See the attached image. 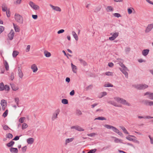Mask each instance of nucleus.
Returning <instances> with one entry per match:
<instances>
[{
    "label": "nucleus",
    "mask_w": 153,
    "mask_h": 153,
    "mask_svg": "<svg viewBox=\"0 0 153 153\" xmlns=\"http://www.w3.org/2000/svg\"><path fill=\"white\" fill-rule=\"evenodd\" d=\"M114 100L118 102H120L124 105L128 106L131 105L130 104L125 100L119 97L114 98Z\"/></svg>",
    "instance_id": "obj_1"
},
{
    "label": "nucleus",
    "mask_w": 153,
    "mask_h": 153,
    "mask_svg": "<svg viewBox=\"0 0 153 153\" xmlns=\"http://www.w3.org/2000/svg\"><path fill=\"white\" fill-rule=\"evenodd\" d=\"M119 64L121 67V68H120V70L125 75V76L127 77L128 76V73L127 71H128V68L123 63L120 62Z\"/></svg>",
    "instance_id": "obj_2"
},
{
    "label": "nucleus",
    "mask_w": 153,
    "mask_h": 153,
    "mask_svg": "<svg viewBox=\"0 0 153 153\" xmlns=\"http://www.w3.org/2000/svg\"><path fill=\"white\" fill-rule=\"evenodd\" d=\"M15 19L17 22L20 24H22L23 22V19L22 16L19 14L16 13Z\"/></svg>",
    "instance_id": "obj_3"
},
{
    "label": "nucleus",
    "mask_w": 153,
    "mask_h": 153,
    "mask_svg": "<svg viewBox=\"0 0 153 153\" xmlns=\"http://www.w3.org/2000/svg\"><path fill=\"white\" fill-rule=\"evenodd\" d=\"M10 90V88L8 85H4L3 82L0 83V91H2L4 90L5 91H8Z\"/></svg>",
    "instance_id": "obj_4"
},
{
    "label": "nucleus",
    "mask_w": 153,
    "mask_h": 153,
    "mask_svg": "<svg viewBox=\"0 0 153 153\" xmlns=\"http://www.w3.org/2000/svg\"><path fill=\"white\" fill-rule=\"evenodd\" d=\"M0 104L1 106H0V111H3L5 110V108L7 107V102L5 100H2Z\"/></svg>",
    "instance_id": "obj_5"
},
{
    "label": "nucleus",
    "mask_w": 153,
    "mask_h": 153,
    "mask_svg": "<svg viewBox=\"0 0 153 153\" xmlns=\"http://www.w3.org/2000/svg\"><path fill=\"white\" fill-rule=\"evenodd\" d=\"M60 110L59 109H57L53 114L51 117V120L54 121L57 118V116L59 114Z\"/></svg>",
    "instance_id": "obj_6"
},
{
    "label": "nucleus",
    "mask_w": 153,
    "mask_h": 153,
    "mask_svg": "<svg viewBox=\"0 0 153 153\" xmlns=\"http://www.w3.org/2000/svg\"><path fill=\"white\" fill-rule=\"evenodd\" d=\"M134 87L138 89L141 90L146 88L148 87V86L146 84H138L135 85Z\"/></svg>",
    "instance_id": "obj_7"
},
{
    "label": "nucleus",
    "mask_w": 153,
    "mask_h": 153,
    "mask_svg": "<svg viewBox=\"0 0 153 153\" xmlns=\"http://www.w3.org/2000/svg\"><path fill=\"white\" fill-rule=\"evenodd\" d=\"M29 4L30 7L35 10H37L39 8V7L38 5L35 4L32 1H30Z\"/></svg>",
    "instance_id": "obj_8"
},
{
    "label": "nucleus",
    "mask_w": 153,
    "mask_h": 153,
    "mask_svg": "<svg viewBox=\"0 0 153 153\" xmlns=\"http://www.w3.org/2000/svg\"><path fill=\"white\" fill-rule=\"evenodd\" d=\"M30 68L34 73H36L38 70V68L37 65L34 64L31 65Z\"/></svg>",
    "instance_id": "obj_9"
},
{
    "label": "nucleus",
    "mask_w": 153,
    "mask_h": 153,
    "mask_svg": "<svg viewBox=\"0 0 153 153\" xmlns=\"http://www.w3.org/2000/svg\"><path fill=\"white\" fill-rule=\"evenodd\" d=\"M119 33L118 32H115L113 34L112 36L109 38V39L111 41L114 40L119 35Z\"/></svg>",
    "instance_id": "obj_10"
},
{
    "label": "nucleus",
    "mask_w": 153,
    "mask_h": 153,
    "mask_svg": "<svg viewBox=\"0 0 153 153\" xmlns=\"http://www.w3.org/2000/svg\"><path fill=\"white\" fill-rule=\"evenodd\" d=\"M153 28V23L148 25L145 30V32L146 33L149 32Z\"/></svg>",
    "instance_id": "obj_11"
},
{
    "label": "nucleus",
    "mask_w": 153,
    "mask_h": 153,
    "mask_svg": "<svg viewBox=\"0 0 153 153\" xmlns=\"http://www.w3.org/2000/svg\"><path fill=\"white\" fill-rule=\"evenodd\" d=\"M14 32L13 30H11L10 33L8 34V37L9 40H12L13 39L14 36Z\"/></svg>",
    "instance_id": "obj_12"
},
{
    "label": "nucleus",
    "mask_w": 153,
    "mask_h": 153,
    "mask_svg": "<svg viewBox=\"0 0 153 153\" xmlns=\"http://www.w3.org/2000/svg\"><path fill=\"white\" fill-rule=\"evenodd\" d=\"M18 74L19 77L21 78L22 79L23 76V74L22 71L21 67H19L18 68Z\"/></svg>",
    "instance_id": "obj_13"
},
{
    "label": "nucleus",
    "mask_w": 153,
    "mask_h": 153,
    "mask_svg": "<svg viewBox=\"0 0 153 153\" xmlns=\"http://www.w3.org/2000/svg\"><path fill=\"white\" fill-rule=\"evenodd\" d=\"M145 95H148V98L151 100H153V93L150 92H147L144 94Z\"/></svg>",
    "instance_id": "obj_14"
},
{
    "label": "nucleus",
    "mask_w": 153,
    "mask_h": 153,
    "mask_svg": "<svg viewBox=\"0 0 153 153\" xmlns=\"http://www.w3.org/2000/svg\"><path fill=\"white\" fill-rule=\"evenodd\" d=\"M49 5L53 10L59 12H61V11L60 8L58 7L54 6L51 4H50Z\"/></svg>",
    "instance_id": "obj_15"
},
{
    "label": "nucleus",
    "mask_w": 153,
    "mask_h": 153,
    "mask_svg": "<svg viewBox=\"0 0 153 153\" xmlns=\"http://www.w3.org/2000/svg\"><path fill=\"white\" fill-rule=\"evenodd\" d=\"M10 85L12 89L14 91H16L19 89V86L17 85L14 84H10Z\"/></svg>",
    "instance_id": "obj_16"
},
{
    "label": "nucleus",
    "mask_w": 153,
    "mask_h": 153,
    "mask_svg": "<svg viewBox=\"0 0 153 153\" xmlns=\"http://www.w3.org/2000/svg\"><path fill=\"white\" fill-rule=\"evenodd\" d=\"M71 67L72 70V71L74 73H76L77 72V67L74 65L72 63L71 64Z\"/></svg>",
    "instance_id": "obj_17"
},
{
    "label": "nucleus",
    "mask_w": 153,
    "mask_h": 153,
    "mask_svg": "<svg viewBox=\"0 0 153 153\" xmlns=\"http://www.w3.org/2000/svg\"><path fill=\"white\" fill-rule=\"evenodd\" d=\"M108 103L109 104H110L115 106L117 107H120L121 106V105H120L118 104L116 102H115L112 101H109L108 102Z\"/></svg>",
    "instance_id": "obj_18"
},
{
    "label": "nucleus",
    "mask_w": 153,
    "mask_h": 153,
    "mask_svg": "<svg viewBox=\"0 0 153 153\" xmlns=\"http://www.w3.org/2000/svg\"><path fill=\"white\" fill-rule=\"evenodd\" d=\"M104 126L106 128L108 129H111L112 130L114 131L116 129V128L114 127L109 125L108 124H105L104 125Z\"/></svg>",
    "instance_id": "obj_19"
},
{
    "label": "nucleus",
    "mask_w": 153,
    "mask_h": 153,
    "mask_svg": "<svg viewBox=\"0 0 153 153\" xmlns=\"http://www.w3.org/2000/svg\"><path fill=\"white\" fill-rule=\"evenodd\" d=\"M34 141V139L33 138H29L27 139V143L29 144H32Z\"/></svg>",
    "instance_id": "obj_20"
},
{
    "label": "nucleus",
    "mask_w": 153,
    "mask_h": 153,
    "mask_svg": "<svg viewBox=\"0 0 153 153\" xmlns=\"http://www.w3.org/2000/svg\"><path fill=\"white\" fill-rule=\"evenodd\" d=\"M149 51V50L148 49L144 50L142 51V54L144 56H146L148 55Z\"/></svg>",
    "instance_id": "obj_21"
},
{
    "label": "nucleus",
    "mask_w": 153,
    "mask_h": 153,
    "mask_svg": "<svg viewBox=\"0 0 153 153\" xmlns=\"http://www.w3.org/2000/svg\"><path fill=\"white\" fill-rule=\"evenodd\" d=\"M10 150L12 153H18V151L16 148H11L10 149Z\"/></svg>",
    "instance_id": "obj_22"
},
{
    "label": "nucleus",
    "mask_w": 153,
    "mask_h": 153,
    "mask_svg": "<svg viewBox=\"0 0 153 153\" xmlns=\"http://www.w3.org/2000/svg\"><path fill=\"white\" fill-rule=\"evenodd\" d=\"M153 103V101H152L146 100L145 102V104L146 105L149 106L152 105Z\"/></svg>",
    "instance_id": "obj_23"
},
{
    "label": "nucleus",
    "mask_w": 153,
    "mask_h": 153,
    "mask_svg": "<svg viewBox=\"0 0 153 153\" xmlns=\"http://www.w3.org/2000/svg\"><path fill=\"white\" fill-rule=\"evenodd\" d=\"M4 64L6 70L7 71H8L9 70V66L7 62L6 61H4Z\"/></svg>",
    "instance_id": "obj_24"
},
{
    "label": "nucleus",
    "mask_w": 153,
    "mask_h": 153,
    "mask_svg": "<svg viewBox=\"0 0 153 153\" xmlns=\"http://www.w3.org/2000/svg\"><path fill=\"white\" fill-rule=\"evenodd\" d=\"M72 34L74 37V38L75 39V40L76 41H77L78 39V37L75 32L74 31H72Z\"/></svg>",
    "instance_id": "obj_25"
},
{
    "label": "nucleus",
    "mask_w": 153,
    "mask_h": 153,
    "mask_svg": "<svg viewBox=\"0 0 153 153\" xmlns=\"http://www.w3.org/2000/svg\"><path fill=\"white\" fill-rule=\"evenodd\" d=\"M13 25L15 31L16 32H19L20 29L19 27L17 26H16L14 23H13Z\"/></svg>",
    "instance_id": "obj_26"
},
{
    "label": "nucleus",
    "mask_w": 153,
    "mask_h": 153,
    "mask_svg": "<svg viewBox=\"0 0 153 153\" xmlns=\"http://www.w3.org/2000/svg\"><path fill=\"white\" fill-rule=\"evenodd\" d=\"M114 132L118 134L119 135L122 137L123 136V134L121 132H120V131L116 128Z\"/></svg>",
    "instance_id": "obj_27"
},
{
    "label": "nucleus",
    "mask_w": 153,
    "mask_h": 153,
    "mask_svg": "<svg viewBox=\"0 0 153 153\" xmlns=\"http://www.w3.org/2000/svg\"><path fill=\"white\" fill-rule=\"evenodd\" d=\"M107 95V93L106 92H103L100 93L99 95V98H101Z\"/></svg>",
    "instance_id": "obj_28"
},
{
    "label": "nucleus",
    "mask_w": 153,
    "mask_h": 153,
    "mask_svg": "<svg viewBox=\"0 0 153 153\" xmlns=\"http://www.w3.org/2000/svg\"><path fill=\"white\" fill-rule=\"evenodd\" d=\"M74 139V138H68L66 139L65 140V144H67L68 143L72 142Z\"/></svg>",
    "instance_id": "obj_29"
},
{
    "label": "nucleus",
    "mask_w": 153,
    "mask_h": 153,
    "mask_svg": "<svg viewBox=\"0 0 153 153\" xmlns=\"http://www.w3.org/2000/svg\"><path fill=\"white\" fill-rule=\"evenodd\" d=\"M44 53L45 54V56L46 57H49L51 56V53H50L48 52V51H44Z\"/></svg>",
    "instance_id": "obj_30"
},
{
    "label": "nucleus",
    "mask_w": 153,
    "mask_h": 153,
    "mask_svg": "<svg viewBox=\"0 0 153 153\" xmlns=\"http://www.w3.org/2000/svg\"><path fill=\"white\" fill-rule=\"evenodd\" d=\"M2 10L4 12L6 11L7 9V8L6 6V5L5 4H3L2 6Z\"/></svg>",
    "instance_id": "obj_31"
},
{
    "label": "nucleus",
    "mask_w": 153,
    "mask_h": 153,
    "mask_svg": "<svg viewBox=\"0 0 153 153\" xmlns=\"http://www.w3.org/2000/svg\"><path fill=\"white\" fill-rule=\"evenodd\" d=\"M131 137H135L133 135L129 136L126 137V138L128 140L130 141H133L134 139L132 138Z\"/></svg>",
    "instance_id": "obj_32"
},
{
    "label": "nucleus",
    "mask_w": 153,
    "mask_h": 153,
    "mask_svg": "<svg viewBox=\"0 0 153 153\" xmlns=\"http://www.w3.org/2000/svg\"><path fill=\"white\" fill-rule=\"evenodd\" d=\"M106 10L108 12V11H112L114 10L113 8L111 6H108Z\"/></svg>",
    "instance_id": "obj_33"
},
{
    "label": "nucleus",
    "mask_w": 153,
    "mask_h": 153,
    "mask_svg": "<svg viewBox=\"0 0 153 153\" xmlns=\"http://www.w3.org/2000/svg\"><path fill=\"white\" fill-rule=\"evenodd\" d=\"M14 143V142L13 141H11L10 143L7 144V146L8 147H11Z\"/></svg>",
    "instance_id": "obj_34"
},
{
    "label": "nucleus",
    "mask_w": 153,
    "mask_h": 153,
    "mask_svg": "<svg viewBox=\"0 0 153 153\" xmlns=\"http://www.w3.org/2000/svg\"><path fill=\"white\" fill-rule=\"evenodd\" d=\"M114 142L116 143H122V140L115 137Z\"/></svg>",
    "instance_id": "obj_35"
},
{
    "label": "nucleus",
    "mask_w": 153,
    "mask_h": 153,
    "mask_svg": "<svg viewBox=\"0 0 153 153\" xmlns=\"http://www.w3.org/2000/svg\"><path fill=\"white\" fill-rule=\"evenodd\" d=\"M19 52L16 51H14L13 53V57H16V56L19 54Z\"/></svg>",
    "instance_id": "obj_36"
},
{
    "label": "nucleus",
    "mask_w": 153,
    "mask_h": 153,
    "mask_svg": "<svg viewBox=\"0 0 153 153\" xmlns=\"http://www.w3.org/2000/svg\"><path fill=\"white\" fill-rule=\"evenodd\" d=\"M113 86L112 84L109 82H107L104 85V86L105 87H112Z\"/></svg>",
    "instance_id": "obj_37"
},
{
    "label": "nucleus",
    "mask_w": 153,
    "mask_h": 153,
    "mask_svg": "<svg viewBox=\"0 0 153 153\" xmlns=\"http://www.w3.org/2000/svg\"><path fill=\"white\" fill-rule=\"evenodd\" d=\"M8 112V110L7 109L2 114V116L4 118L7 115Z\"/></svg>",
    "instance_id": "obj_38"
},
{
    "label": "nucleus",
    "mask_w": 153,
    "mask_h": 153,
    "mask_svg": "<svg viewBox=\"0 0 153 153\" xmlns=\"http://www.w3.org/2000/svg\"><path fill=\"white\" fill-rule=\"evenodd\" d=\"M121 128L122 129V130L123 131V132L126 134H128V132L127 131V130L126 129V128L124 127H121Z\"/></svg>",
    "instance_id": "obj_39"
},
{
    "label": "nucleus",
    "mask_w": 153,
    "mask_h": 153,
    "mask_svg": "<svg viewBox=\"0 0 153 153\" xmlns=\"http://www.w3.org/2000/svg\"><path fill=\"white\" fill-rule=\"evenodd\" d=\"M76 130L79 131H84V129H83L82 128L78 126H77V127Z\"/></svg>",
    "instance_id": "obj_40"
},
{
    "label": "nucleus",
    "mask_w": 153,
    "mask_h": 153,
    "mask_svg": "<svg viewBox=\"0 0 153 153\" xmlns=\"http://www.w3.org/2000/svg\"><path fill=\"white\" fill-rule=\"evenodd\" d=\"M25 119V117H21L19 120V122L21 123H22L24 122Z\"/></svg>",
    "instance_id": "obj_41"
},
{
    "label": "nucleus",
    "mask_w": 153,
    "mask_h": 153,
    "mask_svg": "<svg viewBox=\"0 0 153 153\" xmlns=\"http://www.w3.org/2000/svg\"><path fill=\"white\" fill-rule=\"evenodd\" d=\"M62 103L66 104L68 103V100L66 99H63L62 100Z\"/></svg>",
    "instance_id": "obj_42"
},
{
    "label": "nucleus",
    "mask_w": 153,
    "mask_h": 153,
    "mask_svg": "<svg viewBox=\"0 0 153 153\" xmlns=\"http://www.w3.org/2000/svg\"><path fill=\"white\" fill-rule=\"evenodd\" d=\"M28 127L26 123H23L22 125V129H23L27 128Z\"/></svg>",
    "instance_id": "obj_43"
},
{
    "label": "nucleus",
    "mask_w": 153,
    "mask_h": 153,
    "mask_svg": "<svg viewBox=\"0 0 153 153\" xmlns=\"http://www.w3.org/2000/svg\"><path fill=\"white\" fill-rule=\"evenodd\" d=\"M113 15L115 17H117V18H119L120 17H121V16L120 14L118 13H115L113 14Z\"/></svg>",
    "instance_id": "obj_44"
},
{
    "label": "nucleus",
    "mask_w": 153,
    "mask_h": 153,
    "mask_svg": "<svg viewBox=\"0 0 153 153\" xmlns=\"http://www.w3.org/2000/svg\"><path fill=\"white\" fill-rule=\"evenodd\" d=\"M15 101L16 102V104L17 106H18V105L19 104V98L18 97L15 98Z\"/></svg>",
    "instance_id": "obj_45"
},
{
    "label": "nucleus",
    "mask_w": 153,
    "mask_h": 153,
    "mask_svg": "<svg viewBox=\"0 0 153 153\" xmlns=\"http://www.w3.org/2000/svg\"><path fill=\"white\" fill-rule=\"evenodd\" d=\"M105 120V119L103 117H98L97 118H96L95 119V120Z\"/></svg>",
    "instance_id": "obj_46"
},
{
    "label": "nucleus",
    "mask_w": 153,
    "mask_h": 153,
    "mask_svg": "<svg viewBox=\"0 0 153 153\" xmlns=\"http://www.w3.org/2000/svg\"><path fill=\"white\" fill-rule=\"evenodd\" d=\"M106 75L108 76H112L113 75V73L110 72H107L105 73Z\"/></svg>",
    "instance_id": "obj_47"
},
{
    "label": "nucleus",
    "mask_w": 153,
    "mask_h": 153,
    "mask_svg": "<svg viewBox=\"0 0 153 153\" xmlns=\"http://www.w3.org/2000/svg\"><path fill=\"white\" fill-rule=\"evenodd\" d=\"M132 9L134 10V9L133 8H129L128 9V13L129 14H131L132 13Z\"/></svg>",
    "instance_id": "obj_48"
},
{
    "label": "nucleus",
    "mask_w": 153,
    "mask_h": 153,
    "mask_svg": "<svg viewBox=\"0 0 153 153\" xmlns=\"http://www.w3.org/2000/svg\"><path fill=\"white\" fill-rule=\"evenodd\" d=\"M4 28L3 26H0V34H1L4 30Z\"/></svg>",
    "instance_id": "obj_49"
},
{
    "label": "nucleus",
    "mask_w": 153,
    "mask_h": 153,
    "mask_svg": "<svg viewBox=\"0 0 153 153\" xmlns=\"http://www.w3.org/2000/svg\"><path fill=\"white\" fill-rule=\"evenodd\" d=\"M30 45H28L27 46V48L26 49V51L27 52H28L29 51L30 49Z\"/></svg>",
    "instance_id": "obj_50"
},
{
    "label": "nucleus",
    "mask_w": 153,
    "mask_h": 153,
    "mask_svg": "<svg viewBox=\"0 0 153 153\" xmlns=\"http://www.w3.org/2000/svg\"><path fill=\"white\" fill-rule=\"evenodd\" d=\"M7 138H12L13 137V135L10 133H8L7 136Z\"/></svg>",
    "instance_id": "obj_51"
},
{
    "label": "nucleus",
    "mask_w": 153,
    "mask_h": 153,
    "mask_svg": "<svg viewBox=\"0 0 153 153\" xmlns=\"http://www.w3.org/2000/svg\"><path fill=\"white\" fill-rule=\"evenodd\" d=\"M65 31V30L63 29H61L57 32V33L58 34H60L63 33Z\"/></svg>",
    "instance_id": "obj_52"
},
{
    "label": "nucleus",
    "mask_w": 153,
    "mask_h": 153,
    "mask_svg": "<svg viewBox=\"0 0 153 153\" xmlns=\"http://www.w3.org/2000/svg\"><path fill=\"white\" fill-rule=\"evenodd\" d=\"M27 149V146H25L23 147L22 148V152H26V151Z\"/></svg>",
    "instance_id": "obj_53"
},
{
    "label": "nucleus",
    "mask_w": 153,
    "mask_h": 153,
    "mask_svg": "<svg viewBox=\"0 0 153 153\" xmlns=\"http://www.w3.org/2000/svg\"><path fill=\"white\" fill-rule=\"evenodd\" d=\"M79 60L81 62V63L82 64L84 65H86V63L85 61L82 60L81 59H80Z\"/></svg>",
    "instance_id": "obj_54"
},
{
    "label": "nucleus",
    "mask_w": 153,
    "mask_h": 153,
    "mask_svg": "<svg viewBox=\"0 0 153 153\" xmlns=\"http://www.w3.org/2000/svg\"><path fill=\"white\" fill-rule=\"evenodd\" d=\"M96 135H97V134L94 133L88 134V136L90 137H93V136H95Z\"/></svg>",
    "instance_id": "obj_55"
},
{
    "label": "nucleus",
    "mask_w": 153,
    "mask_h": 153,
    "mask_svg": "<svg viewBox=\"0 0 153 153\" xmlns=\"http://www.w3.org/2000/svg\"><path fill=\"white\" fill-rule=\"evenodd\" d=\"M10 78L11 80H13L14 78V74L13 73H12L11 74L10 76Z\"/></svg>",
    "instance_id": "obj_56"
},
{
    "label": "nucleus",
    "mask_w": 153,
    "mask_h": 153,
    "mask_svg": "<svg viewBox=\"0 0 153 153\" xmlns=\"http://www.w3.org/2000/svg\"><path fill=\"white\" fill-rule=\"evenodd\" d=\"M32 17L33 19H36L38 18V16L37 15H32Z\"/></svg>",
    "instance_id": "obj_57"
},
{
    "label": "nucleus",
    "mask_w": 153,
    "mask_h": 153,
    "mask_svg": "<svg viewBox=\"0 0 153 153\" xmlns=\"http://www.w3.org/2000/svg\"><path fill=\"white\" fill-rule=\"evenodd\" d=\"M130 50V48L129 47H126L125 48L126 52H129Z\"/></svg>",
    "instance_id": "obj_58"
},
{
    "label": "nucleus",
    "mask_w": 153,
    "mask_h": 153,
    "mask_svg": "<svg viewBox=\"0 0 153 153\" xmlns=\"http://www.w3.org/2000/svg\"><path fill=\"white\" fill-rule=\"evenodd\" d=\"M134 142L137 144H139V141L135 139H134L133 141Z\"/></svg>",
    "instance_id": "obj_59"
},
{
    "label": "nucleus",
    "mask_w": 153,
    "mask_h": 153,
    "mask_svg": "<svg viewBox=\"0 0 153 153\" xmlns=\"http://www.w3.org/2000/svg\"><path fill=\"white\" fill-rule=\"evenodd\" d=\"M74 90H73L70 93V94L71 96H73L74 94Z\"/></svg>",
    "instance_id": "obj_60"
},
{
    "label": "nucleus",
    "mask_w": 153,
    "mask_h": 153,
    "mask_svg": "<svg viewBox=\"0 0 153 153\" xmlns=\"http://www.w3.org/2000/svg\"><path fill=\"white\" fill-rule=\"evenodd\" d=\"M3 128L4 130H7L9 128L7 126L5 125L3 126Z\"/></svg>",
    "instance_id": "obj_61"
},
{
    "label": "nucleus",
    "mask_w": 153,
    "mask_h": 153,
    "mask_svg": "<svg viewBox=\"0 0 153 153\" xmlns=\"http://www.w3.org/2000/svg\"><path fill=\"white\" fill-rule=\"evenodd\" d=\"M6 13L7 16L8 17H9L10 16V13L9 10L8 11V12H7V11Z\"/></svg>",
    "instance_id": "obj_62"
},
{
    "label": "nucleus",
    "mask_w": 153,
    "mask_h": 153,
    "mask_svg": "<svg viewBox=\"0 0 153 153\" xmlns=\"http://www.w3.org/2000/svg\"><path fill=\"white\" fill-rule=\"evenodd\" d=\"M114 65L113 63L112 62L109 63L108 64V65L111 67H112Z\"/></svg>",
    "instance_id": "obj_63"
},
{
    "label": "nucleus",
    "mask_w": 153,
    "mask_h": 153,
    "mask_svg": "<svg viewBox=\"0 0 153 153\" xmlns=\"http://www.w3.org/2000/svg\"><path fill=\"white\" fill-rule=\"evenodd\" d=\"M149 138L150 140L151 143V144H153V138L151 137L150 136H149Z\"/></svg>",
    "instance_id": "obj_64"
}]
</instances>
